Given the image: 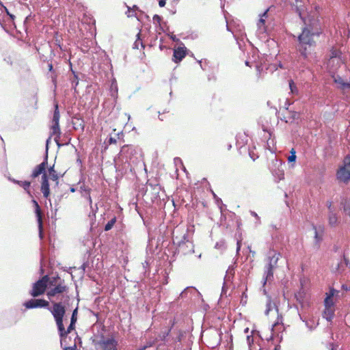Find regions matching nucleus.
Listing matches in <instances>:
<instances>
[{
    "mask_svg": "<svg viewBox=\"0 0 350 350\" xmlns=\"http://www.w3.org/2000/svg\"><path fill=\"white\" fill-rule=\"evenodd\" d=\"M321 32L319 30H314L312 28L305 27L302 32L297 37L298 44L296 48L300 54L303 62L300 66L307 68L306 63L315 64L318 62L314 49L316 47L315 37H319Z\"/></svg>",
    "mask_w": 350,
    "mask_h": 350,
    "instance_id": "f257e3e1",
    "label": "nucleus"
},
{
    "mask_svg": "<svg viewBox=\"0 0 350 350\" xmlns=\"http://www.w3.org/2000/svg\"><path fill=\"white\" fill-rule=\"evenodd\" d=\"M70 299V297L68 295H63L62 300L58 302H54L52 309L50 310L57 325L58 333L61 338L62 346L66 341L67 335L75 329L77 320L78 307L72 311L70 325L67 327V329H65L63 323L64 317L66 314V306L68 304Z\"/></svg>",
    "mask_w": 350,
    "mask_h": 350,
    "instance_id": "f03ea898",
    "label": "nucleus"
},
{
    "mask_svg": "<svg viewBox=\"0 0 350 350\" xmlns=\"http://www.w3.org/2000/svg\"><path fill=\"white\" fill-rule=\"evenodd\" d=\"M51 137L46 142V151L45 156L43 161L39 165H36L33 169L31 177L32 178H36L38 177L40 175H42V182L40 191L43 194V196L47 199L50 196V186L49 183V176L46 172V167L48 164V150H49V143L50 141Z\"/></svg>",
    "mask_w": 350,
    "mask_h": 350,
    "instance_id": "7ed1b4c3",
    "label": "nucleus"
},
{
    "mask_svg": "<svg viewBox=\"0 0 350 350\" xmlns=\"http://www.w3.org/2000/svg\"><path fill=\"white\" fill-rule=\"evenodd\" d=\"M280 254L275 250H270L267 257V264L265 267L264 274L262 277V292L267 295V291L265 288L267 282H271L273 279V270L277 267Z\"/></svg>",
    "mask_w": 350,
    "mask_h": 350,
    "instance_id": "20e7f679",
    "label": "nucleus"
},
{
    "mask_svg": "<svg viewBox=\"0 0 350 350\" xmlns=\"http://www.w3.org/2000/svg\"><path fill=\"white\" fill-rule=\"evenodd\" d=\"M188 229L181 238L174 237L173 243L176 245L174 254L187 255L194 252V245L191 241V236L189 234Z\"/></svg>",
    "mask_w": 350,
    "mask_h": 350,
    "instance_id": "39448f33",
    "label": "nucleus"
},
{
    "mask_svg": "<svg viewBox=\"0 0 350 350\" xmlns=\"http://www.w3.org/2000/svg\"><path fill=\"white\" fill-rule=\"evenodd\" d=\"M59 111L58 109V105L56 103L55 105V110L53 112V116L52 118V126L51 127V135H55L54 140L58 147H60L64 145H67L68 142H60V135L61 131L59 127Z\"/></svg>",
    "mask_w": 350,
    "mask_h": 350,
    "instance_id": "423d86ee",
    "label": "nucleus"
},
{
    "mask_svg": "<svg viewBox=\"0 0 350 350\" xmlns=\"http://www.w3.org/2000/svg\"><path fill=\"white\" fill-rule=\"evenodd\" d=\"M54 190V204L55 211L59 208V204L64 198H67L68 196V186L64 183H56V187L53 188Z\"/></svg>",
    "mask_w": 350,
    "mask_h": 350,
    "instance_id": "0eeeda50",
    "label": "nucleus"
},
{
    "mask_svg": "<svg viewBox=\"0 0 350 350\" xmlns=\"http://www.w3.org/2000/svg\"><path fill=\"white\" fill-rule=\"evenodd\" d=\"M49 281V275H44L42 278L33 284V287L31 291L29 292V294L33 297H37L43 295L46 291Z\"/></svg>",
    "mask_w": 350,
    "mask_h": 350,
    "instance_id": "6e6552de",
    "label": "nucleus"
},
{
    "mask_svg": "<svg viewBox=\"0 0 350 350\" xmlns=\"http://www.w3.org/2000/svg\"><path fill=\"white\" fill-rule=\"evenodd\" d=\"M137 153V149L132 145H124L122 147L119 153V159H125L124 163L135 161L137 159L135 154Z\"/></svg>",
    "mask_w": 350,
    "mask_h": 350,
    "instance_id": "1a4fd4ad",
    "label": "nucleus"
},
{
    "mask_svg": "<svg viewBox=\"0 0 350 350\" xmlns=\"http://www.w3.org/2000/svg\"><path fill=\"white\" fill-rule=\"evenodd\" d=\"M338 180L347 183L350 180V157L347 156L344 159V164L336 173Z\"/></svg>",
    "mask_w": 350,
    "mask_h": 350,
    "instance_id": "9d476101",
    "label": "nucleus"
},
{
    "mask_svg": "<svg viewBox=\"0 0 350 350\" xmlns=\"http://www.w3.org/2000/svg\"><path fill=\"white\" fill-rule=\"evenodd\" d=\"M27 309L46 308L49 311L52 308L49 307V302L43 299H31L23 304Z\"/></svg>",
    "mask_w": 350,
    "mask_h": 350,
    "instance_id": "9b49d317",
    "label": "nucleus"
},
{
    "mask_svg": "<svg viewBox=\"0 0 350 350\" xmlns=\"http://www.w3.org/2000/svg\"><path fill=\"white\" fill-rule=\"evenodd\" d=\"M97 345L101 350H117L118 343L113 337L105 338L104 336H102Z\"/></svg>",
    "mask_w": 350,
    "mask_h": 350,
    "instance_id": "f8f14e48",
    "label": "nucleus"
},
{
    "mask_svg": "<svg viewBox=\"0 0 350 350\" xmlns=\"http://www.w3.org/2000/svg\"><path fill=\"white\" fill-rule=\"evenodd\" d=\"M68 290V286L64 284V282H61L58 284L55 285L54 287L51 288L47 291L46 295L49 299H51L59 294H61L62 296L68 295L67 294ZM62 297H61L60 301L62 300Z\"/></svg>",
    "mask_w": 350,
    "mask_h": 350,
    "instance_id": "ddd939ff",
    "label": "nucleus"
},
{
    "mask_svg": "<svg viewBox=\"0 0 350 350\" xmlns=\"http://www.w3.org/2000/svg\"><path fill=\"white\" fill-rule=\"evenodd\" d=\"M31 202L33 204V206L35 208V213L37 218V221L38 224V230H39V237L40 239H42L44 237V232H43V223H42V214L41 208L38 203V202L33 199V197L31 198Z\"/></svg>",
    "mask_w": 350,
    "mask_h": 350,
    "instance_id": "4468645a",
    "label": "nucleus"
},
{
    "mask_svg": "<svg viewBox=\"0 0 350 350\" xmlns=\"http://www.w3.org/2000/svg\"><path fill=\"white\" fill-rule=\"evenodd\" d=\"M339 294V291L334 289V288H330L329 291L325 293V298L324 299V306L325 308H334L335 303L334 301V297L338 296Z\"/></svg>",
    "mask_w": 350,
    "mask_h": 350,
    "instance_id": "2eb2a0df",
    "label": "nucleus"
},
{
    "mask_svg": "<svg viewBox=\"0 0 350 350\" xmlns=\"http://www.w3.org/2000/svg\"><path fill=\"white\" fill-rule=\"evenodd\" d=\"M187 48L183 46H178L175 49L173 52V61L175 63H178L186 56Z\"/></svg>",
    "mask_w": 350,
    "mask_h": 350,
    "instance_id": "dca6fc26",
    "label": "nucleus"
},
{
    "mask_svg": "<svg viewBox=\"0 0 350 350\" xmlns=\"http://www.w3.org/2000/svg\"><path fill=\"white\" fill-rule=\"evenodd\" d=\"M334 82L337 85V88L341 90L350 88V83L345 81V80L340 75L332 76Z\"/></svg>",
    "mask_w": 350,
    "mask_h": 350,
    "instance_id": "f3484780",
    "label": "nucleus"
},
{
    "mask_svg": "<svg viewBox=\"0 0 350 350\" xmlns=\"http://www.w3.org/2000/svg\"><path fill=\"white\" fill-rule=\"evenodd\" d=\"M313 229L314 230V240L316 245L319 247V243L322 241V234L323 232L324 228L323 227L319 226L318 228L315 226H313Z\"/></svg>",
    "mask_w": 350,
    "mask_h": 350,
    "instance_id": "a211bd4d",
    "label": "nucleus"
},
{
    "mask_svg": "<svg viewBox=\"0 0 350 350\" xmlns=\"http://www.w3.org/2000/svg\"><path fill=\"white\" fill-rule=\"evenodd\" d=\"M340 205L342 208L343 213L350 217V198L342 199Z\"/></svg>",
    "mask_w": 350,
    "mask_h": 350,
    "instance_id": "6ab92c4d",
    "label": "nucleus"
},
{
    "mask_svg": "<svg viewBox=\"0 0 350 350\" xmlns=\"http://www.w3.org/2000/svg\"><path fill=\"white\" fill-rule=\"evenodd\" d=\"M334 312H335L334 308H325L323 317L327 321H332V320L334 319Z\"/></svg>",
    "mask_w": 350,
    "mask_h": 350,
    "instance_id": "aec40b11",
    "label": "nucleus"
},
{
    "mask_svg": "<svg viewBox=\"0 0 350 350\" xmlns=\"http://www.w3.org/2000/svg\"><path fill=\"white\" fill-rule=\"evenodd\" d=\"M344 262L340 261L337 264V266L335 269V271L337 272H342L345 270V267L349 266L350 267V262L349 260L345 257V256H343Z\"/></svg>",
    "mask_w": 350,
    "mask_h": 350,
    "instance_id": "412c9836",
    "label": "nucleus"
},
{
    "mask_svg": "<svg viewBox=\"0 0 350 350\" xmlns=\"http://www.w3.org/2000/svg\"><path fill=\"white\" fill-rule=\"evenodd\" d=\"M234 268L232 267H229L228 269L227 270L226 273V275L224 279V283L228 284L231 283L232 278L234 277Z\"/></svg>",
    "mask_w": 350,
    "mask_h": 350,
    "instance_id": "4be33fe9",
    "label": "nucleus"
},
{
    "mask_svg": "<svg viewBox=\"0 0 350 350\" xmlns=\"http://www.w3.org/2000/svg\"><path fill=\"white\" fill-rule=\"evenodd\" d=\"M18 185L23 187L24 189V190L26 191V193L28 194V196L30 197V198H33V195L30 191V185H31V183L29 181H27V180H24V181H22V180H19V182L18 183Z\"/></svg>",
    "mask_w": 350,
    "mask_h": 350,
    "instance_id": "5701e85b",
    "label": "nucleus"
},
{
    "mask_svg": "<svg viewBox=\"0 0 350 350\" xmlns=\"http://www.w3.org/2000/svg\"><path fill=\"white\" fill-rule=\"evenodd\" d=\"M247 142V136L243 134H239L237 135V146L242 147Z\"/></svg>",
    "mask_w": 350,
    "mask_h": 350,
    "instance_id": "b1692460",
    "label": "nucleus"
},
{
    "mask_svg": "<svg viewBox=\"0 0 350 350\" xmlns=\"http://www.w3.org/2000/svg\"><path fill=\"white\" fill-rule=\"evenodd\" d=\"M299 319L305 323V325L306 326V327L310 330V331H312L314 330L316 327H317V325L315 324L314 321L313 320H311V321H308L306 320V319H304L299 313Z\"/></svg>",
    "mask_w": 350,
    "mask_h": 350,
    "instance_id": "393cba45",
    "label": "nucleus"
},
{
    "mask_svg": "<svg viewBox=\"0 0 350 350\" xmlns=\"http://www.w3.org/2000/svg\"><path fill=\"white\" fill-rule=\"evenodd\" d=\"M295 299L297 301H298L300 304L301 308L304 306V297H305V293L302 288L295 295Z\"/></svg>",
    "mask_w": 350,
    "mask_h": 350,
    "instance_id": "a878e982",
    "label": "nucleus"
},
{
    "mask_svg": "<svg viewBox=\"0 0 350 350\" xmlns=\"http://www.w3.org/2000/svg\"><path fill=\"white\" fill-rule=\"evenodd\" d=\"M328 221L329 226L334 227L338 224V217L334 211H329V217H328Z\"/></svg>",
    "mask_w": 350,
    "mask_h": 350,
    "instance_id": "bb28decb",
    "label": "nucleus"
},
{
    "mask_svg": "<svg viewBox=\"0 0 350 350\" xmlns=\"http://www.w3.org/2000/svg\"><path fill=\"white\" fill-rule=\"evenodd\" d=\"M266 295L267 297V301L266 310L265 311V315L267 316L269 314V312L271 311L274 308H275L277 310H278V308H277V307H275V304L271 302L270 296H269L267 294Z\"/></svg>",
    "mask_w": 350,
    "mask_h": 350,
    "instance_id": "cd10ccee",
    "label": "nucleus"
},
{
    "mask_svg": "<svg viewBox=\"0 0 350 350\" xmlns=\"http://www.w3.org/2000/svg\"><path fill=\"white\" fill-rule=\"evenodd\" d=\"M70 70H71L72 73L73 74V79H72V81H71L72 88H74L75 91H76L77 86L79 84V77H78V75L76 73V72L72 70V63L70 62Z\"/></svg>",
    "mask_w": 350,
    "mask_h": 350,
    "instance_id": "c85d7f7f",
    "label": "nucleus"
},
{
    "mask_svg": "<svg viewBox=\"0 0 350 350\" xmlns=\"http://www.w3.org/2000/svg\"><path fill=\"white\" fill-rule=\"evenodd\" d=\"M268 11H269V8L267 9L262 14H260V18L257 23V25L260 29L265 25V20L267 18Z\"/></svg>",
    "mask_w": 350,
    "mask_h": 350,
    "instance_id": "c756f323",
    "label": "nucleus"
},
{
    "mask_svg": "<svg viewBox=\"0 0 350 350\" xmlns=\"http://www.w3.org/2000/svg\"><path fill=\"white\" fill-rule=\"evenodd\" d=\"M118 90V89L117 82L115 79H113L111 81V87H110L111 96L114 98L117 97Z\"/></svg>",
    "mask_w": 350,
    "mask_h": 350,
    "instance_id": "7c9ffc66",
    "label": "nucleus"
},
{
    "mask_svg": "<svg viewBox=\"0 0 350 350\" xmlns=\"http://www.w3.org/2000/svg\"><path fill=\"white\" fill-rule=\"evenodd\" d=\"M49 176L51 180L56 181V183L59 182L58 181L59 176H58L57 172L55 170L54 165L51 166L49 168Z\"/></svg>",
    "mask_w": 350,
    "mask_h": 350,
    "instance_id": "2f4dec72",
    "label": "nucleus"
},
{
    "mask_svg": "<svg viewBox=\"0 0 350 350\" xmlns=\"http://www.w3.org/2000/svg\"><path fill=\"white\" fill-rule=\"evenodd\" d=\"M289 88L291 90V93L294 95H297L299 94L298 88L296 84L294 83L293 80L291 79L288 81Z\"/></svg>",
    "mask_w": 350,
    "mask_h": 350,
    "instance_id": "473e14b6",
    "label": "nucleus"
},
{
    "mask_svg": "<svg viewBox=\"0 0 350 350\" xmlns=\"http://www.w3.org/2000/svg\"><path fill=\"white\" fill-rule=\"evenodd\" d=\"M297 5L295 6V10L296 13L298 14L300 18H301V12L304 10V7L301 4L302 3V0H295Z\"/></svg>",
    "mask_w": 350,
    "mask_h": 350,
    "instance_id": "72a5a7b5",
    "label": "nucleus"
},
{
    "mask_svg": "<svg viewBox=\"0 0 350 350\" xmlns=\"http://www.w3.org/2000/svg\"><path fill=\"white\" fill-rule=\"evenodd\" d=\"M116 222V217H113L112 219H111L105 226V230L109 231L114 226V224Z\"/></svg>",
    "mask_w": 350,
    "mask_h": 350,
    "instance_id": "f704fd0d",
    "label": "nucleus"
},
{
    "mask_svg": "<svg viewBox=\"0 0 350 350\" xmlns=\"http://www.w3.org/2000/svg\"><path fill=\"white\" fill-rule=\"evenodd\" d=\"M290 155L288 157V163H295L297 159L296 151L294 148H292L290 151Z\"/></svg>",
    "mask_w": 350,
    "mask_h": 350,
    "instance_id": "c9c22d12",
    "label": "nucleus"
},
{
    "mask_svg": "<svg viewBox=\"0 0 350 350\" xmlns=\"http://www.w3.org/2000/svg\"><path fill=\"white\" fill-rule=\"evenodd\" d=\"M148 186L150 187L152 189V190L154 191V198H156L160 190L159 185L158 184L153 185L152 183H149Z\"/></svg>",
    "mask_w": 350,
    "mask_h": 350,
    "instance_id": "e433bc0d",
    "label": "nucleus"
},
{
    "mask_svg": "<svg viewBox=\"0 0 350 350\" xmlns=\"http://www.w3.org/2000/svg\"><path fill=\"white\" fill-rule=\"evenodd\" d=\"M196 291V288H194L193 287H192V286H188V287L185 288V289L181 292V293L180 294V297H183H183H185L187 295V293H188L189 291Z\"/></svg>",
    "mask_w": 350,
    "mask_h": 350,
    "instance_id": "4c0bfd02",
    "label": "nucleus"
},
{
    "mask_svg": "<svg viewBox=\"0 0 350 350\" xmlns=\"http://www.w3.org/2000/svg\"><path fill=\"white\" fill-rule=\"evenodd\" d=\"M170 331H171V329H169L168 330L165 331V332H162L160 334L159 338H161V340L162 341H165L166 338L169 336Z\"/></svg>",
    "mask_w": 350,
    "mask_h": 350,
    "instance_id": "58836bf2",
    "label": "nucleus"
},
{
    "mask_svg": "<svg viewBox=\"0 0 350 350\" xmlns=\"http://www.w3.org/2000/svg\"><path fill=\"white\" fill-rule=\"evenodd\" d=\"M152 20H153V23H154V24L158 23V24L161 26V20H162L161 16H159V15H158V14H154V15L153 16Z\"/></svg>",
    "mask_w": 350,
    "mask_h": 350,
    "instance_id": "ea45409f",
    "label": "nucleus"
},
{
    "mask_svg": "<svg viewBox=\"0 0 350 350\" xmlns=\"http://www.w3.org/2000/svg\"><path fill=\"white\" fill-rule=\"evenodd\" d=\"M3 9L4 10V11L5 12V13L7 14V15L10 17V18L12 20V21H14L15 19V16L12 14H11L9 10H8V8L3 5V4H2L1 5Z\"/></svg>",
    "mask_w": 350,
    "mask_h": 350,
    "instance_id": "a19ab883",
    "label": "nucleus"
},
{
    "mask_svg": "<svg viewBox=\"0 0 350 350\" xmlns=\"http://www.w3.org/2000/svg\"><path fill=\"white\" fill-rule=\"evenodd\" d=\"M247 342L249 347L250 348L252 347V345L254 342V338H253L252 335L247 336Z\"/></svg>",
    "mask_w": 350,
    "mask_h": 350,
    "instance_id": "79ce46f5",
    "label": "nucleus"
},
{
    "mask_svg": "<svg viewBox=\"0 0 350 350\" xmlns=\"http://www.w3.org/2000/svg\"><path fill=\"white\" fill-rule=\"evenodd\" d=\"M228 284H225L224 283L223 284V286H222V289H221V296H224V295H226V293H227V291H228Z\"/></svg>",
    "mask_w": 350,
    "mask_h": 350,
    "instance_id": "37998d69",
    "label": "nucleus"
},
{
    "mask_svg": "<svg viewBox=\"0 0 350 350\" xmlns=\"http://www.w3.org/2000/svg\"><path fill=\"white\" fill-rule=\"evenodd\" d=\"M170 39L172 40H173L174 42H178L179 40L176 38V36L175 35H174L173 33H172L171 35H169Z\"/></svg>",
    "mask_w": 350,
    "mask_h": 350,
    "instance_id": "c03bdc74",
    "label": "nucleus"
},
{
    "mask_svg": "<svg viewBox=\"0 0 350 350\" xmlns=\"http://www.w3.org/2000/svg\"><path fill=\"white\" fill-rule=\"evenodd\" d=\"M249 154H250V158L253 161H255L258 158V156H256L254 152H250Z\"/></svg>",
    "mask_w": 350,
    "mask_h": 350,
    "instance_id": "a18cd8bd",
    "label": "nucleus"
},
{
    "mask_svg": "<svg viewBox=\"0 0 350 350\" xmlns=\"http://www.w3.org/2000/svg\"><path fill=\"white\" fill-rule=\"evenodd\" d=\"M88 264V263L87 262H83V265L80 267V269L82 270L83 273H85V268H86Z\"/></svg>",
    "mask_w": 350,
    "mask_h": 350,
    "instance_id": "49530a36",
    "label": "nucleus"
},
{
    "mask_svg": "<svg viewBox=\"0 0 350 350\" xmlns=\"http://www.w3.org/2000/svg\"><path fill=\"white\" fill-rule=\"evenodd\" d=\"M76 345H74L72 347H64V350H75Z\"/></svg>",
    "mask_w": 350,
    "mask_h": 350,
    "instance_id": "de8ad7c7",
    "label": "nucleus"
},
{
    "mask_svg": "<svg viewBox=\"0 0 350 350\" xmlns=\"http://www.w3.org/2000/svg\"><path fill=\"white\" fill-rule=\"evenodd\" d=\"M166 3V0H159V5L160 7H164Z\"/></svg>",
    "mask_w": 350,
    "mask_h": 350,
    "instance_id": "09e8293b",
    "label": "nucleus"
},
{
    "mask_svg": "<svg viewBox=\"0 0 350 350\" xmlns=\"http://www.w3.org/2000/svg\"><path fill=\"white\" fill-rule=\"evenodd\" d=\"M327 208H328L329 211H332V202H327Z\"/></svg>",
    "mask_w": 350,
    "mask_h": 350,
    "instance_id": "8fccbe9b",
    "label": "nucleus"
},
{
    "mask_svg": "<svg viewBox=\"0 0 350 350\" xmlns=\"http://www.w3.org/2000/svg\"><path fill=\"white\" fill-rule=\"evenodd\" d=\"M148 263L147 261H145L144 262L142 263V267L144 269H145L144 271V275L146 274V267L148 266Z\"/></svg>",
    "mask_w": 350,
    "mask_h": 350,
    "instance_id": "3c124183",
    "label": "nucleus"
},
{
    "mask_svg": "<svg viewBox=\"0 0 350 350\" xmlns=\"http://www.w3.org/2000/svg\"><path fill=\"white\" fill-rule=\"evenodd\" d=\"M250 214H251V215H252L253 217H254L257 218L258 219H260V218H259V217H258V215H257V213H256V212H254V211H250Z\"/></svg>",
    "mask_w": 350,
    "mask_h": 350,
    "instance_id": "603ef678",
    "label": "nucleus"
},
{
    "mask_svg": "<svg viewBox=\"0 0 350 350\" xmlns=\"http://www.w3.org/2000/svg\"><path fill=\"white\" fill-rule=\"evenodd\" d=\"M87 199H88V200L89 202L90 205H92V198H91L90 193H88Z\"/></svg>",
    "mask_w": 350,
    "mask_h": 350,
    "instance_id": "864d4df0",
    "label": "nucleus"
},
{
    "mask_svg": "<svg viewBox=\"0 0 350 350\" xmlns=\"http://www.w3.org/2000/svg\"><path fill=\"white\" fill-rule=\"evenodd\" d=\"M342 289H343L345 291H349L350 290V288L346 284H342Z\"/></svg>",
    "mask_w": 350,
    "mask_h": 350,
    "instance_id": "5fc2aeb1",
    "label": "nucleus"
},
{
    "mask_svg": "<svg viewBox=\"0 0 350 350\" xmlns=\"http://www.w3.org/2000/svg\"><path fill=\"white\" fill-rule=\"evenodd\" d=\"M9 180L12 182L14 184H17L18 185V183L19 182V180H16L14 178H10Z\"/></svg>",
    "mask_w": 350,
    "mask_h": 350,
    "instance_id": "6e6d98bb",
    "label": "nucleus"
},
{
    "mask_svg": "<svg viewBox=\"0 0 350 350\" xmlns=\"http://www.w3.org/2000/svg\"><path fill=\"white\" fill-rule=\"evenodd\" d=\"M109 142L110 144H114V143H116V140L114 138H113V137H110V138L109 139Z\"/></svg>",
    "mask_w": 350,
    "mask_h": 350,
    "instance_id": "4d7b16f0",
    "label": "nucleus"
},
{
    "mask_svg": "<svg viewBox=\"0 0 350 350\" xmlns=\"http://www.w3.org/2000/svg\"><path fill=\"white\" fill-rule=\"evenodd\" d=\"M48 67H49V70L50 72H52L53 70V64L51 63L48 64Z\"/></svg>",
    "mask_w": 350,
    "mask_h": 350,
    "instance_id": "13d9d810",
    "label": "nucleus"
},
{
    "mask_svg": "<svg viewBox=\"0 0 350 350\" xmlns=\"http://www.w3.org/2000/svg\"><path fill=\"white\" fill-rule=\"evenodd\" d=\"M240 248H241V244H240V243L238 241V242H237V253L239 252Z\"/></svg>",
    "mask_w": 350,
    "mask_h": 350,
    "instance_id": "bf43d9fd",
    "label": "nucleus"
},
{
    "mask_svg": "<svg viewBox=\"0 0 350 350\" xmlns=\"http://www.w3.org/2000/svg\"><path fill=\"white\" fill-rule=\"evenodd\" d=\"M68 190H70V191L72 193L75 191V189L73 187H70V188H68Z\"/></svg>",
    "mask_w": 350,
    "mask_h": 350,
    "instance_id": "052dcab7",
    "label": "nucleus"
},
{
    "mask_svg": "<svg viewBox=\"0 0 350 350\" xmlns=\"http://www.w3.org/2000/svg\"><path fill=\"white\" fill-rule=\"evenodd\" d=\"M148 347L147 345H144L143 347H141L138 350H146V349Z\"/></svg>",
    "mask_w": 350,
    "mask_h": 350,
    "instance_id": "680f3d73",
    "label": "nucleus"
},
{
    "mask_svg": "<svg viewBox=\"0 0 350 350\" xmlns=\"http://www.w3.org/2000/svg\"><path fill=\"white\" fill-rule=\"evenodd\" d=\"M42 261H43V256H41V259H40L41 271H42V270H43V269H42Z\"/></svg>",
    "mask_w": 350,
    "mask_h": 350,
    "instance_id": "e2e57ef3",
    "label": "nucleus"
},
{
    "mask_svg": "<svg viewBox=\"0 0 350 350\" xmlns=\"http://www.w3.org/2000/svg\"><path fill=\"white\" fill-rule=\"evenodd\" d=\"M198 64H200V66L201 68L204 70V68H203V67H202V61H201V60H198Z\"/></svg>",
    "mask_w": 350,
    "mask_h": 350,
    "instance_id": "0e129e2a",
    "label": "nucleus"
},
{
    "mask_svg": "<svg viewBox=\"0 0 350 350\" xmlns=\"http://www.w3.org/2000/svg\"><path fill=\"white\" fill-rule=\"evenodd\" d=\"M244 332H245V333H247L249 332V328L248 327L245 328Z\"/></svg>",
    "mask_w": 350,
    "mask_h": 350,
    "instance_id": "69168bd1",
    "label": "nucleus"
},
{
    "mask_svg": "<svg viewBox=\"0 0 350 350\" xmlns=\"http://www.w3.org/2000/svg\"><path fill=\"white\" fill-rule=\"evenodd\" d=\"M133 9L134 10H137V9H138V8H137V5H134V6L133 7Z\"/></svg>",
    "mask_w": 350,
    "mask_h": 350,
    "instance_id": "338daca9",
    "label": "nucleus"
},
{
    "mask_svg": "<svg viewBox=\"0 0 350 350\" xmlns=\"http://www.w3.org/2000/svg\"><path fill=\"white\" fill-rule=\"evenodd\" d=\"M245 65L250 66V62L248 61L245 62Z\"/></svg>",
    "mask_w": 350,
    "mask_h": 350,
    "instance_id": "774afa93",
    "label": "nucleus"
}]
</instances>
